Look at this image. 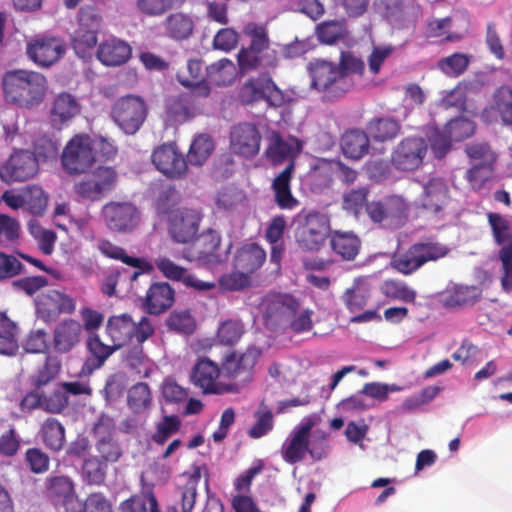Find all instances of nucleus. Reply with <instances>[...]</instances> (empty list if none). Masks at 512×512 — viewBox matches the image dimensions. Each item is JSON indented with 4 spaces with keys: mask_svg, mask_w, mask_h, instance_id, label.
<instances>
[{
    "mask_svg": "<svg viewBox=\"0 0 512 512\" xmlns=\"http://www.w3.org/2000/svg\"><path fill=\"white\" fill-rule=\"evenodd\" d=\"M80 112V105L77 100L68 93L59 94L52 105L51 118L53 123L62 124Z\"/></svg>",
    "mask_w": 512,
    "mask_h": 512,
    "instance_id": "38",
    "label": "nucleus"
},
{
    "mask_svg": "<svg viewBox=\"0 0 512 512\" xmlns=\"http://www.w3.org/2000/svg\"><path fill=\"white\" fill-rule=\"evenodd\" d=\"M36 313L45 322L55 320L60 314H71L76 308L75 300L59 290H47L35 300Z\"/></svg>",
    "mask_w": 512,
    "mask_h": 512,
    "instance_id": "13",
    "label": "nucleus"
},
{
    "mask_svg": "<svg viewBox=\"0 0 512 512\" xmlns=\"http://www.w3.org/2000/svg\"><path fill=\"white\" fill-rule=\"evenodd\" d=\"M245 332L242 322L239 320H226L218 328L217 340L223 345L236 344Z\"/></svg>",
    "mask_w": 512,
    "mask_h": 512,
    "instance_id": "48",
    "label": "nucleus"
},
{
    "mask_svg": "<svg viewBox=\"0 0 512 512\" xmlns=\"http://www.w3.org/2000/svg\"><path fill=\"white\" fill-rule=\"evenodd\" d=\"M105 331L116 348L120 349L131 343H143L154 332L153 326L146 317L135 322L130 315L120 314L108 318Z\"/></svg>",
    "mask_w": 512,
    "mask_h": 512,
    "instance_id": "5",
    "label": "nucleus"
},
{
    "mask_svg": "<svg viewBox=\"0 0 512 512\" xmlns=\"http://www.w3.org/2000/svg\"><path fill=\"white\" fill-rule=\"evenodd\" d=\"M152 161L161 173L169 177H179L187 169L183 155L173 144H163L156 148L152 154Z\"/></svg>",
    "mask_w": 512,
    "mask_h": 512,
    "instance_id": "25",
    "label": "nucleus"
},
{
    "mask_svg": "<svg viewBox=\"0 0 512 512\" xmlns=\"http://www.w3.org/2000/svg\"><path fill=\"white\" fill-rule=\"evenodd\" d=\"M262 306L267 319L285 320L294 332L310 331L313 327V311L308 308H302L299 302L290 295L268 297Z\"/></svg>",
    "mask_w": 512,
    "mask_h": 512,
    "instance_id": "4",
    "label": "nucleus"
},
{
    "mask_svg": "<svg viewBox=\"0 0 512 512\" xmlns=\"http://www.w3.org/2000/svg\"><path fill=\"white\" fill-rule=\"evenodd\" d=\"M38 172V159L29 151H18L11 155L1 167L0 177L6 182H20L34 177Z\"/></svg>",
    "mask_w": 512,
    "mask_h": 512,
    "instance_id": "17",
    "label": "nucleus"
},
{
    "mask_svg": "<svg viewBox=\"0 0 512 512\" xmlns=\"http://www.w3.org/2000/svg\"><path fill=\"white\" fill-rule=\"evenodd\" d=\"M367 195L368 190L366 188H359L344 193L342 203L343 209L358 218L363 206L367 204Z\"/></svg>",
    "mask_w": 512,
    "mask_h": 512,
    "instance_id": "58",
    "label": "nucleus"
},
{
    "mask_svg": "<svg viewBox=\"0 0 512 512\" xmlns=\"http://www.w3.org/2000/svg\"><path fill=\"white\" fill-rule=\"evenodd\" d=\"M19 328L5 312H0V354L14 355L18 350Z\"/></svg>",
    "mask_w": 512,
    "mask_h": 512,
    "instance_id": "35",
    "label": "nucleus"
},
{
    "mask_svg": "<svg viewBox=\"0 0 512 512\" xmlns=\"http://www.w3.org/2000/svg\"><path fill=\"white\" fill-rule=\"evenodd\" d=\"M449 249L439 243H416L408 250L395 254L392 266L400 273L409 275L429 261H436L445 257Z\"/></svg>",
    "mask_w": 512,
    "mask_h": 512,
    "instance_id": "7",
    "label": "nucleus"
},
{
    "mask_svg": "<svg viewBox=\"0 0 512 512\" xmlns=\"http://www.w3.org/2000/svg\"><path fill=\"white\" fill-rule=\"evenodd\" d=\"M207 74L214 83L228 85L235 80L237 69L231 60L224 58L207 67Z\"/></svg>",
    "mask_w": 512,
    "mask_h": 512,
    "instance_id": "43",
    "label": "nucleus"
},
{
    "mask_svg": "<svg viewBox=\"0 0 512 512\" xmlns=\"http://www.w3.org/2000/svg\"><path fill=\"white\" fill-rule=\"evenodd\" d=\"M260 143L261 135L253 124L241 123L231 130L230 147L235 154L253 157L259 152Z\"/></svg>",
    "mask_w": 512,
    "mask_h": 512,
    "instance_id": "20",
    "label": "nucleus"
},
{
    "mask_svg": "<svg viewBox=\"0 0 512 512\" xmlns=\"http://www.w3.org/2000/svg\"><path fill=\"white\" fill-rule=\"evenodd\" d=\"M202 213L197 208L179 207L173 209L168 218L169 232L179 243H188L195 239Z\"/></svg>",
    "mask_w": 512,
    "mask_h": 512,
    "instance_id": "12",
    "label": "nucleus"
},
{
    "mask_svg": "<svg viewBox=\"0 0 512 512\" xmlns=\"http://www.w3.org/2000/svg\"><path fill=\"white\" fill-rule=\"evenodd\" d=\"M97 43V32L91 29L77 28L72 37V45L80 57H85Z\"/></svg>",
    "mask_w": 512,
    "mask_h": 512,
    "instance_id": "51",
    "label": "nucleus"
},
{
    "mask_svg": "<svg viewBox=\"0 0 512 512\" xmlns=\"http://www.w3.org/2000/svg\"><path fill=\"white\" fill-rule=\"evenodd\" d=\"M83 336L82 324L75 319H64L53 329V348L57 353H68L74 349Z\"/></svg>",
    "mask_w": 512,
    "mask_h": 512,
    "instance_id": "27",
    "label": "nucleus"
},
{
    "mask_svg": "<svg viewBox=\"0 0 512 512\" xmlns=\"http://www.w3.org/2000/svg\"><path fill=\"white\" fill-rule=\"evenodd\" d=\"M219 245V234L213 230H208L199 237L191 249L183 253V258L190 262L214 266L223 261V257L217 253Z\"/></svg>",
    "mask_w": 512,
    "mask_h": 512,
    "instance_id": "18",
    "label": "nucleus"
},
{
    "mask_svg": "<svg viewBox=\"0 0 512 512\" xmlns=\"http://www.w3.org/2000/svg\"><path fill=\"white\" fill-rule=\"evenodd\" d=\"M62 40L51 36H38L27 43L28 57L38 66L48 67L57 62L65 53Z\"/></svg>",
    "mask_w": 512,
    "mask_h": 512,
    "instance_id": "15",
    "label": "nucleus"
},
{
    "mask_svg": "<svg viewBox=\"0 0 512 512\" xmlns=\"http://www.w3.org/2000/svg\"><path fill=\"white\" fill-rule=\"evenodd\" d=\"M87 345L93 356L83 366V371L88 373H91L96 368H100L107 358L118 350L114 343L112 345L104 344L98 335H90Z\"/></svg>",
    "mask_w": 512,
    "mask_h": 512,
    "instance_id": "37",
    "label": "nucleus"
},
{
    "mask_svg": "<svg viewBox=\"0 0 512 512\" xmlns=\"http://www.w3.org/2000/svg\"><path fill=\"white\" fill-rule=\"evenodd\" d=\"M303 149V142L296 137L283 138L278 132L271 131L268 135L266 158L273 164L295 158Z\"/></svg>",
    "mask_w": 512,
    "mask_h": 512,
    "instance_id": "24",
    "label": "nucleus"
},
{
    "mask_svg": "<svg viewBox=\"0 0 512 512\" xmlns=\"http://www.w3.org/2000/svg\"><path fill=\"white\" fill-rule=\"evenodd\" d=\"M141 344L142 343H137V345L126 350L124 353V361L138 373H143L147 376L151 370L152 364L149 358L143 353Z\"/></svg>",
    "mask_w": 512,
    "mask_h": 512,
    "instance_id": "53",
    "label": "nucleus"
},
{
    "mask_svg": "<svg viewBox=\"0 0 512 512\" xmlns=\"http://www.w3.org/2000/svg\"><path fill=\"white\" fill-rule=\"evenodd\" d=\"M122 512H160L157 500L151 493L134 496L122 503Z\"/></svg>",
    "mask_w": 512,
    "mask_h": 512,
    "instance_id": "54",
    "label": "nucleus"
},
{
    "mask_svg": "<svg viewBox=\"0 0 512 512\" xmlns=\"http://www.w3.org/2000/svg\"><path fill=\"white\" fill-rule=\"evenodd\" d=\"M468 64L469 57L466 54L455 53L440 60L438 67L446 75L458 76L466 70Z\"/></svg>",
    "mask_w": 512,
    "mask_h": 512,
    "instance_id": "61",
    "label": "nucleus"
},
{
    "mask_svg": "<svg viewBox=\"0 0 512 512\" xmlns=\"http://www.w3.org/2000/svg\"><path fill=\"white\" fill-rule=\"evenodd\" d=\"M240 99L244 103L264 99L272 106H281L285 101L283 92L266 75L246 82L240 90Z\"/></svg>",
    "mask_w": 512,
    "mask_h": 512,
    "instance_id": "14",
    "label": "nucleus"
},
{
    "mask_svg": "<svg viewBox=\"0 0 512 512\" xmlns=\"http://www.w3.org/2000/svg\"><path fill=\"white\" fill-rule=\"evenodd\" d=\"M97 161L90 136L80 134L74 136L65 146L61 162L68 174L87 172Z\"/></svg>",
    "mask_w": 512,
    "mask_h": 512,
    "instance_id": "8",
    "label": "nucleus"
},
{
    "mask_svg": "<svg viewBox=\"0 0 512 512\" xmlns=\"http://www.w3.org/2000/svg\"><path fill=\"white\" fill-rule=\"evenodd\" d=\"M175 291L166 282L152 284L145 297V308L150 314H160L168 310L174 303Z\"/></svg>",
    "mask_w": 512,
    "mask_h": 512,
    "instance_id": "31",
    "label": "nucleus"
},
{
    "mask_svg": "<svg viewBox=\"0 0 512 512\" xmlns=\"http://www.w3.org/2000/svg\"><path fill=\"white\" fill-rule=\"evenodd\" d=\"M445 129L450 140L461 141L474 133L475 124L467 118L460 117L448 122Z\"/></svg>",
    "mask_w": 512,
    "mask_h": 512,
    "instance_id": "59",
    "label": "nucleus"
},
{
    "mask_svg": "<svg viewBox=\"0 0 512 512\" xmlns=\"http://www.w3.org/2000/svg\"><path fill=\"white\" fill-rule=\"evenodd\" d=\"M333 251L344 260H353L360 249V240L352 232L335 231L330 238Z\"/></svg>",
    "mask_w": 512,
    "mask_h": 512,
    "instance_id": "36",
    "label": "nucleus"
},
{
    "mask_svg": "<svg viewBox=\"0 0 512 512\" xmlns=\"http://www.w3.org/2000/svg\"><path fill=\"white\" fill-rule=\"evenodd\" d=\"M426 153L427 145L422 138H406L394 149L392 163L399 170L413 171L422 165Z\"/></svg>",
    "mask_w": 512,
    "mask_h": 512,
    "instance_id": "16",
    "label": "nucleus"
},
{
    "mask_svg": "<svg viewBox=\"0 0 512 512\" xmlns=\"http://www.w3.org/2000/svg\"><path fill=\"white\" fill-rule=\"evenodd\" d=\"M101 215L106 227L119 233L134 231L141 220L139 210L130 202H109L102 207Z\"/></svg>",
    "mask_w": 512,
    "mask_h": 512,
    "instance_id": "11",
    "label": "nucleus"
},
{
    "mask_svg": "<svg viewBox=\"0 0 512 512\" xmlns=\"http://www.w3.org/2000/svg\"><path fill=\"white\" fill-rule=\"evenodd\" d=\"M177 79L185 87H193L195 83L203 80V64L198 59H191L184 69L177 74Z\"/></svg>",
    "mask_w": 512,
    "mask_h": 512,
    "instance_id": "60",
    "label": "nucleus"
},
{
    "mask_svg": "<svg viewBox=\"0 0 512 512\" xmlns=\"http://www.w3.org/2000/svg\"><path fill=\"white\" fill-rule=\"evenodd\" d=\"M407 210L408 204L398 195L389 196L366 204V212L369 218L375 223L383 221L398 222L406 215Z\"/></svg>",
    "mask_w": 512,
    "mask_h": 512,
    "instance_id": "22",
    "label": "nucleus"
},
{
    "mask_svg": "<svg viewBox=\"0 0 512 512\" xmlns=\"http://www.w3.org/2000/svg\"><path fill=\"white\" fill-rule=\"evenodd\" d=\"M98 248L101 253L107 257L122 260L124 263L133 267L140 268L142 271L150 270L152 266L145 260L129 257L124 250L109 241H100Z\"/></svg>",
    "mask_w": 512,
    "mask_h": 512,
    "instance_id": "45",
    "label": "nucleus"
},
{
    "mask_svg": "<svg viewBox=\"0 0 512 512\" xmlns=\"http://www.w3.org/2000/svg\"><path fill=\"white\" fill-rule=\"evenodd\" d=\"M373 287L367 277H357L341 295L345 307L351 312L361 311L369 303Z\"/></svg>",
    "mask_w": 512,
    "mask_h": 512,
    "instance_id": "28",
    "label": "nucleus"
},
{
    "mask_svg": "<svg viewBox=\"0 0 512 512\" xmlns=\"http://www.w3.org/2000/svg\"><path fill=\"white\" fill-rule=\"evenodd\" d=\"M266 253L257 244H245L237 252L235 268L250 274L257 270L265 261Z\"/></svg>",
    "mask_w": 512,
    "mask_h": 512,
    "instance_id": "34",
    "label": "nucleus"
},
{
    "mask_svg": "<svg viewBox=\"0 0 512 512\" xmlns=\"http://www.w3.org/2000/svg\"><path fill=\"white\" fill-rule=\"evenodd\" d=\"M42 437L47 447L59 451L65 443L64 427L55 419H48L42 426Z\"/></svg>",
    "mask_w": 512,
    "mask_h": 512,
    "instance_id": "44",
    "label": "nucleus"
},
{
    "mask_svg": "<svg viewBox=\"0 0 512 512\" xmlns=\"http://www.w3.org/2000/svg\"><path fill=\"white\" fill-rule=\"evenodd\" d=\"M395 47L390 44L374 45L368 56L369 70L373 74L380 72L383 63L394 53Z\"/></svg>",
    "mask_w": 512,
    "mask_h": 512,
    "instance_id": "64",
    "label": "nucleus"
},
{
    "mask_svg": "<svg viewBox=\"0 0 512 512\" xmlns=\"http://www.w3.org/2000/svg\"><path fill=\"white\" fill-rule=\"evenodd\" d=\"M4 99L20 108L32 109L45 97L47 80L39 72L29 70H12L2 78Z\"/></svg>",
    "mask_w": 512,
    "mask_h": 512,
    "instance_id": "1",
    "label": "nucleus"
},
{
    "mask_svg": "<svg viewBox=\"0 0 512 512\" xmlns=\"http://www.w3.org/2000/svg\"><path fill=\"white\" fill-rule=\"evenodd\" d=\"M369 137L360 130H351L342 137L343 153L351 159H360L369 151Z\"/></svg>",
    "mask_w": 512,
    "mask_h": 512,
    "instance_id": "39",
    "label": "nucleus"
},
{
    "mask_svg": "<svg viewBox=\"0 0 512 512\" xmlns=\"http://www.w3.org/2000/svg\"><path fill=\"white\" fill-rule=\"evenodd\" d=\"M261 352L258 348L250 347L242 354H232L227 357L226 368L230 373L238 374L251 370L256 364Z\"/></svg>",
    "mask_w": 512,
    "mask_h": 512,
    "instance_id": "42",
    "label": "nucleus"
},
{
    "mask_svg": "<svg viewBox=\"0 0 512 512\" xmlns=\"http://www.w3.org/2000/svg\"><path fill=\"white\" fill-rule=\"evenodd\" d=\"M481 117L487 123L501 120L505 125H512V88L509 86L497 88L490 104L483 109Z\"/></svg>",
    "mask_w": 512,
    "mask_h": 512,
    "instance_id": "23",
    "label": "nucleus"
},
{
    "mask_svg": "<svg viewBox=\"0 0 512 512\" xmlns=\"http://www.w3.org/2000/svg\"><path fill=\"white\" fill-rule=\"evenodd\" d=\"M320 421V415L314 413L304 417L293 428L281 448L282 457L286 462L290 464L300 462L307 453L315 460H320L326 456L327 445L324 436L310 439L311 430Z\"/></svg>",
    "mask_w": 512,
    "mask_h": 512,
    "instance_id": "2",
    "label": "nucleus"
},
{
    "mask_svg": "<svg viewBox=\"0 0 512 512\" xmlns=\"http://www.w3.org/2000/svg\"><path fill=\"white\" fill-rule=\"evenodd\" d=\"M293 170L294 163L290 162L272 183L275 202L281 209L292 210L299 205V201L292 195L290 189Z\"/></svg>",
    "mask_w": 512,
    "mask_h": 512,
    "instance_id": "32",
    "label": "nucleus"
},
{
    "mask_svg": "<svg viewBox=\"0 0 512 512\" xmlns=\"http://www.w3.org/2000/svg\"><path fill=\"white\" fill-rule=\"evenodd\" d=\"M26 198L25 206L34 215H41L47 206V197L44 191L37 186L29 187L24 190Z\"/></svg>",
    "mask_w": 512,
    "mask_h": 512,
    "instance_id": "62",
    "label": "nucleus"
},
{
    "mask_svg": "<svg viewBox=\"0 0 512 512\" xmlns=\"http://www.w3.org/2000/svg\"><path fill=\"white\" fill-rule=\"evenodd\" d=\"M28 231L32 237L37 241L40 250L50 255L54 250V245L57 239L55 232L43 228L38 221L30 220L28 223Z\"/></svg>",
    "mask_w": 512,
    "mask_h": 512,
    "instance_id": "47",
    "label": "nucleus"
},
{
    "mask_svg": "<svg viewBox=\"0 0 512 512\" xmlns=\"http://www.w3.org/2000/svg\"><path fill=\"white\" fill-rule=\"evenodd\" d=\"M309 70L312 87L325 93L329 98L340 97L351 87L350 79L332 62L316 59L310 62Z\"/></svg>",
    "mask_w": 512,
    "mask_h": 512,
    "instance_id": "6",
    "label": "nucleus"
},
{
    "mask_svg": "<svg viewBox=\"0 0 512 512\" xmlns=\"http://www.w3.org/2000/svg\"><path fill=\"white\" fill-rule=\"evenodd\" d=\"M107 465L97 457L85 459L82 466V477L90 484H100L104 481Z\"/></svg>",
    "mask_w": 512,
    "mask_h": 512,
    "instance_id": "55",
    "label": "nucleus"
},
{
    "mask_svg": "<svg viewBox=\"0 0 512 512\" xmlns=\"http://www.w3.org/2000/svg\"><path fill=\"white\" fill-rule=\"evenodd\" d=\"M111 421L102 419L95 425V434L98 437L96 450L103 462L114 463L122 456V450L111 434Z\"/></svg>",
    "mask_w": 512,
    "mask_h": 512,
    "instance_id": "29",
    "label": "nucleus"
},
{
    "mask_svg": "<svg viewBox=\"0 0 512 512\" xmlns=\"http://www.w3.org/2000/svg\"><path fill=\"white\" fill-rule=\"evenodd\" d=\"M154 265L165 278L172 281H180L187 287L199 291H207L215 286L213 283L202 281L189 274L184 267L177 265L166 256H158L154 261Z\"/></svg>",
    "mask_w": 512,
    "mask_h": 512,
    "instance_id": "26",
    "label": "nucleus"
},
{
    "mask_svg": "<svg viewBox=\"0 0 512 512\" xmlns=\"http://www.w3.org/2000/svg\"><path fill=\"white\" fill-rule=\"evenodd\" d=\"M479 290L476 287L457 286L446 296L444 302L446 306L455 307L473 303L479 298Z\"/></svg>",
    "mask_w": 512,
    "mask_h": 512,
    "instance_id": "56",
    "label": "nucleus"
},
{
    "mask_svg": "<svg viewBox=\"0 0 512 512\" xmlns=\"http://www.w3.org/2000/svg\"><path fill=\"white\" fill-rule=\"evenodd\" d=\"M48 490L57 504L75 494L74 483L67 476H56L49 479Z\"/></svg>",
    "mask_w": 512,
    "mask_h": 512,
    "instance_id": "49",
    "label": "nucleus"
},
{
    "mask_svg": "<svg viewBox=\"0 0 512 512\" xmlns=\"http://www.w3.org/2000/svg\"><path fill=\"white\" fill-rule=\"evenodd\" d=\"M214 149V144L211 138L207 135L197 136L188 152V160L193 165H202L211 155Z\"/></svg>",
    "mask_w": 512,
    "mask_h": 512,
    "instance_id": "46",
    "label": "nucleus"
},
{
    "mask_svg": "<svg viewBox=\"0 0 512 512\" xmlns=\"http://www.w3.org/2000/svg\"><path fill=\"white\" fill-rule=\"evenodd\" d=\"M345 33L344 23L340 21H329L320 24L317 28V35L321 42L332 44Z\"/></svg>",
    "mask_w": 512,
    "mask_h": 512,
    "instance_id": "63",
    "label": "nucleus"
},
{
    "mask_svg": "<svg viewBox=\"0 0 512 512\" xmlns=\"http://www.w3.org/2000/svg\"><path fill=\"white\" fill-rule=\"evenodd\" d=\"M186 0H137L138 9L149 16H160L181 6Z\"/></svg>",
    "mask_w": 512,
    "mask_h": 512,
    "instance_id": "52",
    "label": "nucleus"
},
{
    "mask_svg": "<svg viewBox=\"0 0 512 512\" xmlns=\"http://www.w3.org/2000/svg\"><path fill=\"white\" fill-rule=\"evenodd\" d=\"M295 239L304 251H319L330 235V219L326 213L302 210L294 217Z\"/></svg>",
    "mask_w": 512,
    "mask_h": 512,
    "instance_id": "3",
    "label": "nucleus"
},
{
    "mask_svg": "<svg viewBox=\"0 0 512 512\" xmlns=\"http://www.w3.org/2000/svg\"><path fill=\"white\" fill-rule=\"evenodd\" d=\"M220 370L213 361L202 358L194 366L191 381L204 393L222 394L228 392L229 386L218 381Z\"/></svg>",
    "mask_w": 512,
    "mask_h": 512,
    "instance_id": "19",
    "label": "nucleus"
},
{
    "mask_svg": "<svg viewBox=\"0 0 512 512\" xmlns=\"http://www.w3.org/2000/svg\"><path fill=\"white\" fill-rule=\"evenodd\" d=\"M131 47L123 40L109 37L100 43L97 58L106 66H119L129 60Z\"/></svg>",
    "mask_w": 512,
    "mask_h": 512,
    "instance_id": "30",
    "label": "nucleus"
},
{
    "mask_svg": "<svg viewBox=\"0 0 512 512\" xmlns=\"http://www.w3.org/2000/svg\"><path fill=\"white\" fill-rule=\"evenodd\" d=\"M193 29L194 22L192 18L184 13H174L166 19L167 33L174 39L188 38Z\"/></svg>",
    "mask_w": 512,
    "mask_h": 512,
    "instance_id": "41",
    "label": "nucleus"
},
{
    "mask_svg": "<svg viewBox=\"0 0 512 512\" xmlns=\"http://www.w3.org/2000/svg\"><path fill=\"white\" fill-rule=\"evenodd\" d=\"M144 101L133 95H128L116 101L112 108L114 122L126 134H135L146 118Z\"/></svg>",
    "mask_w": 512,
    "mask_h": 512,
    "instance_id": "10",
    "label": "nucleus"
},
{
    "mask_svg": "<svg viewBox=\"0 0 512 512\" xmlns=\"http://www.w3.org/2000/svg\"><path fill=\"white\" fill-rule=\"evenodd\" d=\"M151 400V392L146 383H138L129 390L128 403L136 412H141L148 408Z\"/></svg>",
    "mask_w": 512,
    "mask_h": 512,
    "instance_id": "57",
    "label": "nucleus"
},
{
    "mask_svg": "<svg viewBox=\"0 0 512 512\" xmlns=\"http://www.w3.org/2000/svg\"><path fill=\"white\" fill-rule=\"evenodd\" d=\"M448 187L442 179H430L424 185L422 206L432 212L440 211L448 202Z\"/></svg>",
    "mask_w": 512,
    "mask_h": 512,
    "instance_id": "33",
    "label": "nucleus"
},
{
    "mask_svg": "<svg viewBox=\"0 0 512 512\" xmlns=\"http://www.w3.org/2000/svg\"><path fill=\"white\" fill-rule=\"evenodd\" d=\"M488 220L494 238L498 245L501 246L499 250V258L503 270L501 285L503 290L509 292L512 291V231L510 224L506 218L498 214H489Z\"/></svg>",
    "mask_w": 512,
    "mask_h": 512,
    "instance_id": "9",
    "label": "nucleus"
},
{
    "mask_svg": "<svg viewBox=\"0 0 512 512\" xmlns=\"http://www.w3.org/2000/svg\"><path fill=\"white\" fill-rule=\"evenodd\" d=\"M466 154L472 167L466 172V178L471 184L482 181L496 159L495 153L484 142L471 143L466 146Z\"/></svg>",
    "mask_w": 512,
    "mask_h": 512,
    "instance_id": "21",
    "label": "nucleus"
},
{
    "mask_svg": "<svg viewBox=\"0 0 512 512\" xmlns=\"http://www.w3.org/2000/svg\"><path fill=\"white\" fill-rule=\"evenodd\" d=\"M382 293L392 299L414 302L416 292L407 284L395 280H387L381 286Z\"/></svg>",
    "mask_w": 512,
    "mask_h": 512,
    "instance_id": "50",
    "label": "nucleus"
},
{
    "mask_svg": "<svg viewBox=\"0 0 512 512\" xmlns=\"http://www.w3.org/2000/svg\"><path fill=\"white\" fill-rule=\"evenodd\" d=\"M367 130L375 141L384 142L394 139L399 134L400 125L392 118H378L369 123Z\"/></svg>",
    "mask_w": 512,
    "mask_h": 512,
    "instance_id": "40",
    "label": "nucleus"
}]
</instances>
